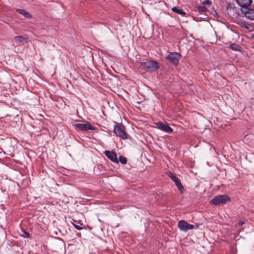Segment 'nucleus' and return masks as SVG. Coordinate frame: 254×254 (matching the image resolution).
Masks as SVG:
<instances>
[{"label": "nucleus", "instance_id": "nucleus-20", "mask_svg": "<svg viewBox=\"0 0 254 254\" xmlns=\"http://www.w3.org/2000/svg\"><path fill=\"white\" fill-rule=\"evenodd\" d=\"M73 225L74 226V228L78 230H81L83 229V228L79 225H76V224H75L73 223Z\"/></svg>", "mask_w": 254, "mask_h": 254}, {"label": "nucleus", "instance_id": "nucleus-21", "mask_svg": "<svg viewBox=\"0 0 254 254\" xmlns=\"http://www.w3.org/2000/svg\"><path fill=\"white\" fill-rule=\"evenodd\" d=\"M243 27H244L245 29H246L247 30H250V27L248 25H247L246 24H244L242 26Z\"/></svg>", "mask_w": 254, "mask_h": 254}, {"label": "nucleus", "instance_id": "nucleus-1", "mask_svg": "<svg viewBox=\"0 0 254 254\" xmlns=\"http://www.w3.org/2000/svg\"><path fill=\"white\" fill-rule=\"evenodd\" d=\"M139 67L143 70L149 71H155L160 67V64L154 60L141 62Z\"/></svg>", "mask_w": 254, "mask_h": 254}, {"label": "nucleus", "instance_id": "nucleus-4", "mask_svg": "<svg viewBox=\"0 0 254 254\" xmlns=\"http://www.w3.org/2000/svg\"><path fill=\"white\" fill-rule=\"evenodd\" d=\"M181 57V54L178 52H170L167 56L166 59L170 63L177 66L179 65Z\"/></svg>", "mask_w": 254, "mask_h": 254}, {"label": "nucleus", "instance_id": "nucleus-22", "mask_svg": "<svg viewBox=\"0 0 254 254\" xmlns=\"http://www.w3.org/2000/svg\"><path fill=\"white\" fill-rule=\"evenodd\" d=\"M242 224H243V223H240V225H241Z\"/></svg>", "mask_w": 254, "mask_h": 254}, {"label": "nucleus", "instance_id": "nucleus-10", "mask_svg": "<svg viewBox=\"0 0 254 254\" xmlns=\"http://www.w3.org/2000/svg\"><path fill=\"white\" fill-rule=\"evenodd\" d=\"M104 154L111 161L118 163L119 162L116 153L112 151L106 150Z\"/></svg>", "mask_w": 254, "mask_h": 254}, {"label": "nucleus", "instance_id": "nucleus-16", "mask_svg": "<svg viewBox=\"0 0 254 254\" xmlns=\"http://www.w3.org/2000/svg\"><path fill=\"white\" fill-rule=\"evenodd\" d=\"M229 47L231 49L234 50L235 51H238L240 50V46L236 43L231 44L230 45Z\"/></svg>", "mask_w": 254, "mask_h": 254}, {"label": "nucleus", "instance_id": "nucleus-5", "mask_svg": "<svg viewBox=\"0 0 254 254\" xmlns=\"http://www.w3.org/2000/svg\"><path fill=\"white\" fill-rule=\"evenodd\" d=\"M73 126L75 129H78L82 131H86L88 130H95L96 128L93 127L92 124L89 122H86L85 123H79L73 125Z\"/></svg>", "mask_w": 254, "mask_h": 254}, {"label": "nucleus", "instance_id": "nucleus-18", "mask_svg": "<svg viewBox=\"0 0 254 254\" xmlns=\"http://www.w3.org/2000/svg\"><path fill=\"white\" fill-rule=\"evenodd\" d=\"M23 234L21 236L26 238H29L30 237V234L27 232L25 230H22Z\"/></svg>", "mask_w": 254, "mask_h": 254}, {"label": "nucleus", "instance_id": "nucleus-7", "mask_svg": "<svg viewBox=\"0 0 254 254\" xmlns=\"http://www.w3.org/2000/svg\"><path fill=\"white\" fill-rule=\"evenodd\" d=\"M169 177L174 182L178 189L180 190L181 193H183L184 192V188L182 185L180 179L178 178L175 174L170 172L168 174Z\"/></svg>", "mask_w": 254, "mask_h": 254}, {"label": "nucleus", "instance_id": "nucleus-17", "mask_svg": "<svg viewBox=\"0 0 254 254\" xmlns=\"http://www.w3.org/2000/svg\"><path fill=\"white\" fill-rule=\"evenodd\" d=\"M119 161L122 164H126L127 162V158L123 156H120L119 157Z\"/></svg>", "mask_w": 254, "mask_h": 254}, {"label": "nucleus", "instance_id": "nucleus-2", "mask_svg": "<svg viewBox=\"0 0 254 254\" xmlns=\"http://www.w3.org/2000/svg\"><path fill=\"white\" fill-rule=\"evenodd\" d=\"M231 201V198L227 194L218 195L215 196L211 200V203L215 205L224 204Z\"/></svg>", "mask_w": 254, "mask_h": 254}, {"label": "nucleus", "instance_id": "nucleus-14", "mask_svg": "<svg viewBox=\"0 0 254 254\" xmlns=\"http://www.w3.org/2000/svg\"><path fill=\"white\" fill-rule=\"evenodd\" d=\"M172 10L178 14H179L181 15L184 16L186 14V13L182 10V9H180L178 7H174L172 8Z\"/></svg>", "mask_w": 254, "mask_h": 254}, {"label": "nucleus", "instance_id": "nucleus-9", "mask_svg": "<svg viewBox=\"0 0 254 254\" xmlns=\"http://www.w3.org/2000/svg\"><path fill=\"white\" fill-rule=\"evenodd\" d=\"M158 128L166 132H172L173 129L166 123L159 122L156 123Z\"/></svg>", "mask_w": 254, "mask_h": 254}, {"label": "nucleus", "instance_id": "nucleus-6", "mask_svg": "<svg viewBox=\"0 0 254 254\" xmlns=\"http://www.w3.org/2000/svg\"><path fill=\"white\" fill-rule=\"evenodd\" d=\"M178 227L182 231L187 232L190 230L194 229V225L189 224L184 220H180L178 222Z\"/></svg>", "mask_w": 254, "mask_h": 254}, {"label": "nucleus", "instance_id": "nucleus-13", "mask_svg": "<svg viewBox=\"0 0 254 254\" xmlns=\"http://www.w3.org/2000/svg\"><path fill=\"white\" fill-rule=\"evenodd\" d=\"M16 10L19 13L23 15L26 18H30L32 17L31 14L28 12L26 11L25 9L17 8Z\"/></svg>", "mask_w": 254, "mask_h": 254}, {"label": "nucleus", "instance_id": "nucleus-11", "mask_svg": "<svg viewBox=\"0 0 254 254\" xmlns=\"http://www.w3.org/2000/svg\"><path fill=\"white\" fill-rule=\"evenodd\" d=\"M14 42L17 45H24L28 41L27 36H18L14 38Z\"/></svg>", "mask_w": 254, "mask_h": 254}, {"label": "nucleus", "instance_id": "nucleus-19", "mask_svg": "<svg viewBox=\"0 0 254 254\" xmlns=\"http://www.w3.org/2000/svg\"><path fill=\"white\" fill-rule=\"evenodd\" d=\"M202 3L203 4L210 5L211 4L212 2L210 0H205L202 2Z\"/></svg>", "mask_w": 254, "mask_h": 254}, {"label": "nucleus", "instance_id": "nucleus-12", "mask_svg": "<svg viewBox=\"0 0 254 254\" xmlns=\"http://www.w3.org/2000/svg\"><path fill=\"white\" fill-rule=\"evenodd\" d=\"M237 4L242 7V9H245L248 7L252 3V0H235Z\"/></svg>", "mask_w": 254, "mask_h": 254}, {"label": "nucleus", "instance_id": "nucleus-8", "mask_svg": "<svg viewBox=\"0 0 254 254\" xmlns=\"http://www.w3.org/2000/svg\"><path fill=\"white\" fill-rule=\"evenodd\" d=\"M242 13L247 19L254 20V9L248 7L241 9Z\"/></svg>", "mask_w": 254, "mask_h": 254}, {"label": "nucleus", "instance_id": "nucleus-3", "mask_svg": "<svg viewBox=\"0 0 254 254\" xmlns=\"http://www.w3.org/2000/svg\"><path fill=\"white\" fill-rule=\"evenodd\" d=\"M114 131L117 136H118L123 139H127L128 138V134L126 131L125 127L123 125H115Z\"/></svg>", "mask_w": 254, "mask_h": 254}, {"label": "nucleus", "instance_id": "nucleus-15", "mask_svg": "<svg viewBox=\"0 0 254 254\" xmlns=\"http://www.w3.org/2000/svg\"><path fill=\"white\" fill-rule=\"evenodd\" d=\"M207 10V8L205 6L203 5H198L195 7V11H198L199 12H204Z\"/></svg>", "mask_w": 254, "mask_h": 254}]
</instances>
